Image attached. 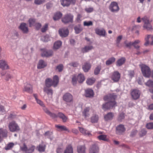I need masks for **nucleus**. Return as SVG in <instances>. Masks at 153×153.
<instances>
[{
    "label": "nucleus",
    "mask_w": 153,
    "mask_h": 153,
    "mask_svg": "<svg viewBox=\"0 0 153 153\" xmlns=\"http://www.w3.org/2000/svg\"><path fill=\"white\" fill-rule=\"evenodd\" d=\"M117 98V96L114 94H110L108 96H106L104 98L105 101H107L109 104L110 109L114 108L117 106V103L115 100Z\"/></svg>",
    "instance_id": "obj_1"
},
{
    "label": "nucleus",
    "mask_w": 153,
    "mask_h": 153,
    "mask_svg": "<svg viewBox=\"0 0 153 153\" xmlns=\"http://www.w3.org/2000/svg\"><path fill=\"white\" fill-rule=\"evenodd\" d=\"M59 82V79L58 76L55 75L53 77V80L49 78L46 79L45 80V85L48 87H50L51 86L56 87L58 84Z\"/></svg>",
    "instance_id": "obj_2"
},
{
    "label": "nucleus",
    "mask_w": 153,
    "mask_h": 153,
    "mask_svg": "<svg viewBox=\"0 0 153 153\" xmlns=\"http://www.w3.org/2000/svg\"><path fill=\"white\" fill-rule=\"evenodd\" d=\"M62 98L63 101L67 104L72 103L74 102L73 95L68 92H66L63 95Z\"/></svg>",
    "instance_id": "obj_3"
},
{
    "label": "nucleus",
    "mask_w": 153,
    "mask_h": 153,
    "mask_svg": "<svg viewBox=\"0 0 153 153\" xmlns=\"http://www.w3.org/2000/svg\"><path fill=\"white\" fill-rule=\"evenodd\" d=\"M139 66L141 68L143 76L146 77H149L151 74V71L149 68L144 64H141Z\"/></svg>",
    "instance_id": "obj_4"
},
{
    "label": "nucleus",
    "mask_w": 153,
    "mask_h": 153,
    "mask_svg": "<svg viewBox=\"0 0 153 153\" xmlns=\"http://www.w3.org/2000/svg\"><path fill=\"white\" fill-rule=\"evenodd\" d=\"M35 149V146L31 145L29 148H28L25 143L20 146V149L23 153H32L34 152Z\"/></svg>",
    "instance_id": "obj_5"
},
{
    "label": "nucleus",
    "mask_w": 153,
    "mask_h": 153,
    "mask_svg": "<svg viewBox=\"0 0 153 153\" xmlns=\"http://www.w3.org/2000/svg\"><path fill=\"white\" fill-rule=\"evenodd\" d=\"M8 128L10 131L12 132H17L20 129L18 124L14 121H12L9 124Z\"/></svg>",
    "instance_id": "obj_6"
},
{
    "label": "nucleus",
    "mask_w": 153,
    "mask_h": 153,
    "mask_svg": "<svg viewBox=\"0 0 153 153\" xmlns=\"http://www.w3.org/2000/svg\"><path fill=\"white\" fill-rule=\"evenodd\" d=\"M85 80V78L84 75L82 74H78L77 77L74 76L72 78V82L74 85H75L77 81H78L79 83H82Z\"/></svg>",
    "instance_id": "obj_7"
},
{
    "label": "nucleus",
    "mask_w": 153,
    "mask_h": 153,
    "mask_svg": "<svg viewBox=\"0 0 153 153\" xmlns=\"http://www.w3.org/2000/svg\"><path fill=\"white\" fill-rule=\"evenodd\" d=\"M109 9L113 12H117L120 9L117 3L114 1L111 2L109 7Z\"/></svg>",
    "instance_id": "obj_8"
},
{
    "label": "nucleus",
    "mask_w": 153,
    "mask_h": 153,
    "mask_svg": "<svg viewBox=\"0 0 153 153\" xmlns=\"http://www.w3.org/2000/svg\"><path fill=\"white\" fill-rule=\"evenodd\" d=\"M145 42L144 45L146 46H148L149 45H153V36H151L150 35H147L145 38Z\"/></svg>",
    "instance_id": "obj_9"
},
{
    "label": "nucleus",
    "mask_w": 153,
    "mask_h": 153,
    "mask_svg": "<svg viewBox=\"0 0 153 153\" xmlns=\"http://www.w3.org/2000/svg\"><path fill=\"white\" fill-rule=\"evenodd\" d=\"M74 16L71 14L66 15L62 19V22L66 24L69 22H72L73 21Z\"/></svg>",
    "instance_id": "obj_10"
},
{
    "label": "nucleus",
    "mask_w": 153,
    "mask_h": 153,
    "mask_svg": "<svg viewBox=\"0 0 153 153\" xmlns=\"http://www.w3.org/2000/svg\"><path fill=\"white\" fill-rule=\"evenodd\" d=\"M111 78L114 82H118L120 78V74L117 71H115L112 73Z\"/></svg>",
    "instance_id": "obj_11"
},
{
    "label": "nucleus",
    "mask_w": 153,
    "mask_h": 153,
    "mask_svg": "<svg viewBox=\"0 0 153 153\" xmlns=\"http://www.w3.org/2000/svg\"><path fill=\"white\" fill-rule=\"evenodd\" d=\"M126 129L123 125L120 124L116 127V133L118 134H122L126 131Z\"/></svg>",
    "instance_id": "obj_12"
},
{
    "label": "nucleus",
    "mask_w": 153,
    "mask_h": 153,
    "mask_svg": "<svg viewBox=\"0 0 153 153\" xmlns=\"http://www.w3.org/2000/svg\"><path fill=\"white\" fill-rule=\"evenodd\" d=\"M7 133L6 129L0 128V143L1 142L4 138H7Z\"/></svg>",
    "instance_id": "obj_13"
},
{
    "label": "nucleus",
    "mask_w": 153,
    "mask_h": 153,
    "mask_svg": "<svg viewBox=\"0 0 153 153\" xmlns=\"http://www.w3.org/2000/svg\"><path fill=\"white\" fill-rule=\"evenodd\" d=\"M140 94V91L137 89L134 90L131 92V95L132 98L135 100L139 98Z\"/></svg>",
    "instance_id": "obj_14"
},
{
    "label": "nucleus",
    "mask_w": 153,
    "mask_h": 153,
    "mask_svg": "<svg viewBox=\"0 0 153 153\" xmlns=\"http://www.w3.org/2000/svg\"><path fill=\"white\" fill-rule=\"evenodd\" d=\"M59 32V35L62 37H65L68 35L69 31L67 28H64L60 29Z\"/></svg>",
    "instance_id": "obj_15"
},
{
    "label": "nucleus",
    "mask_w": 153,
    "mask_h": 153,
    "mask_svg": "<svg viewBox=\"0 0 153 153\" xmlns=\"http://www.w3.org/2000/svg\"><path fill=\"white\" fill-rule=\"evenodd\" d=\"M76 0H61V3L63 6H68L71 4H74Z\"/></svg>",
    "instance_id": "obj_16"
},
{
    "label": "nucleus",
    "mask_w": 153,
    "mask_h": 153,
    "mask_svg": "<svg viewBox=\"0 0 153 153\" xmlns=\"http://www.w3.org/2000/svg\"><path fill=\"white\" fill-rule=\"evenodd\" d=\"M95 33L97 35L105 37L106 35V32L103 28H97L95 29Z\"/></svg>",
    "instance_id": "obj_17"
},
{
    "label": "nucleus",
    "mask_w": 153,
    "mask_h": 153,
    "mask_svg": "<svg viewBox=\"0 0 153 153\" xmlns=\"http://www.w3.org/2000/svg\"><path fill=\"white\" fill-rule=\"evenodd\" d=\"M99 148L96 144L92 145L89 149V153H99Z\"/></svg>",
    "instance_id": "obj_18"
},
{
    "label": "nucleus",
    "mask_w": 153,
    "mask_h": 153,
    "mask_svg": "<svg viewBox=\"0 0 153 153\" xmlns=\"http://www.w3.org/2000/svg\"><path fill=\"white\" fill-rule=\"evenodd\" d=\"M53 53V51L51 50H43L41 54L42 56L49 57L52 56Z\"/></svg>",
    "instance_id": "obj_19"
},
{
    "label": "nucleus",
    "mask_w": 153,
    "mask_h": 153,
    "mask_svg": "<svg viewBox=\"0 0 153 153\" xmlns=\"http://www.w3.org/2000/svg\"><path fill=\"white\" fill-rule=\"evenodd\" d=\"M42 109L45 113L52 118L54 119L57 117V115L56 114L51 112L45 106L42 108Z\"/></svg>",
    "instance_id": "obj_20"
},
{
    "label": "nucleus",
    "mask_w": 153,
    "mask_h": 153,
    "mask_svg": "<svg viewBox=\"0 0 153 153\" xmlns=\"http://www.w3.org/2000/svg\"><path fill=\"white\" fill-rule=\"evenodd\" d=\"M114 116V113L112 112H108L104 115V119L105 121L111 120L113 119Z\"/></svg>",
    "instance_id": "obj_21"
},
{
    "label": "nucleus",
    "mask_w": 153,
    "mask_h": 153,
    "mask_svg": "<svg viewBox=\"0 0 153 153\" xmlns=\"http://www.w3.org/2000/svg\"><path fill=\"white\" fill-rule=\"evenodd\" d=\"M0 68L3 70L7 69L9 68V66L5 60H0Z\"/></svg>",
    "instance_id": "obj_22"
},
{
    "label": "nucleus",
    "mask_w": 153,
    "mask_h": 153,
    "mask_svg": "<svg viewBox=\"0 0 153 153\" xmlns=\"http://www.w3.org/2000/svg\"><path fill=\"white\" fill-rule=\"evenodd\" d=\"M47 65V63L44 60L41 59L39 61L37 65L38 69H41L46 67Z\"/></svg>",
    "instance_id": "obj_23"
},
{
    "label": "nucleus",
    "mask_w": 153,
    "mask_h": 153,
    "mask_svg": "<svg viewBox=\"0 0 153 153\" xmlns=\"http://www.w3.org/2000/svg\"><path fill=\"white\" fill-rule=\"evenodd\" d=\"M19 28L24 33H27L28 32V28L25 23H21L19 26Z\"/></svg>",
    "instance_id": "obj_24"
},
{
    "label": "nucleus",
    "mask_w": 153,
    "mask_h": 153,
    "mask_svg": "<svg viewBox=\"0 0 153 153\" xmlns=\"http://www.w3.org/2000/svg\"><path fill=\"white\" fill-rule=\"evenodd\" d=\"M90 109L89 107H86L82 112V116L85 118L89 117L90 115Z\"/></svg>",
    "instance_id": "obj_25"
},
{
    "label": "nucleus",
    "mask_w": 153,
    "mask_h": 153,
    "mask_svg": "<svg viewBox=\"0 0 153 153\" xmlns=\"http://www.w3.org/2000/svg\"><path fill=\"white\" fill-rule=\"evenodd\" d=\"M94 96L93 91L91 89H88L85 90V96L86 97H91Z\"/></svg>",
    "instance_id": "obj_26"
},
{
    "label": "nucleus",
    "mask_w": 153,
    "mask_h": 153,
    "mask_svg": "<svg viewBox=\"0 0 153 153\" xmlns=\"http://www.w3.org/2000/svg\"><path fill=\"white\" fill-rule=\"evenodd\" d=\"M91 67V65L90 63L88 62H86L83 65L82 68L85 72H88L90 69Z\"/></svg>",
    "instance_id": "obj_27"
},
{
    "label": "nucleus",
    "mask_w": 153,
    "mask_h": 153,
    "mask_svg": "<svg viewBox=\"0 0 153 153\" xmlns=\"http://www.w3.org/2000/svg\"><path fill=\"white\" fill-rule=\"evenodd\" d=\"M79 128L80 132L84 135H87L89 137L91 135L90 133L83 128L79 127Z\"/></svg>",
    "instance_id": "obj_28"
},
{
    "label": "nucleus",
    "mask_w": 153,
    "mask_h": 153,
    "mask_svg": "<svg viewBox=\"0 0 153 153\" xmlns=\"http://www.w3.org/2000/svg\"><path fill=\"white\" fill-rule=\"evenodd\" d=\"M126 59L124 57H122L118 59L116 62V65L117 66H120L123 64L125 62Z\"/></svg>",
    "instance_id": "obj_29"
},
{
    "label": "nucleus",
    "mask_w": 153,
    "mask_h": 153,
    "mask_svg": "<svg viewBox=\"0 0 153 153\" xmlns=\"http://www.w3.org/2000/svg\"><path fill=\"white\" fill-rule=\"evenodd\" d=\"M62 45V42L60 41H57L54 44L53 49L54 50H56L59 48Z\"/></svg>",
    "instance_id": "obj_30"
},
{
    "label": "nucleus",
    "mask_w": 153,
    "mask_h": 153,
    "mask_svg": "<svg viewBox=\"0 0 153 153\" xmlns=\"http://www.w3.org/2000/svg\"><path fill=\"white\" fill-rule=\"evenodd\" d=\"M57 117H59V118L62 119L63 122H66L68 119V117L63 113L61 112H59L58 114V115H57Z\"/></svg>",
    "instance_id": "obj_31"
},
{
    "label": "nucleus",
    "mask_w": 153,
    "mask_h": 153,
    "mask_svg": "<svg viewBox=\"0 0 153 153\" xmlns=\"http://www.w3.org/2000/svg\"><path fill=\"white\" fill-rule=\"evenodd\" d=\"M55 127L59 129V131H66L68 132L69 131L68 129L65 126L56 125Z\"/></svg>",
    "instance_id": "obj_32"
},
{
    "label": "nucleus",
    "mask_w": 153,
    "mask_h": 153,
    "mask_svg": "<svg viewBox=\"0 0 153 153\" xmlns=\"http://www.w3.org/2000/svg\"><path fill=\"white\" fill-rule=\"evenodd\" d=\"M93 48L92 45H87L82 48V52L83 53H85L88 52Z\"/></svg>",
    "instance_id": "obj_33"
},
{
    "label": "nucleus",
    "mask_w": 153,
    "mask_h": 153,
    "mask_svg": "<svg viewBox=\"0 0 153 153\" xmlns=\"http://www.w3.org/2000/svg\"><path fill=\"white\" fill-rule=\"evenodd\" d=\"M85 147L84 145L79 146L77 147V151L78 153H85Z\"/></svg>",
    "instance_id": "obj_34"
},
{
    "label": "nucleus",
    "mask_w": 153,
    "mask_h": 153,
    "mask_svg": "<svg viewBox=\"0 0 153 153\" xmlns=\"http://www.w3.org/2000/svg\"><path fill=\"white\" fill-rule=\"evenodd\" d=\"M99 120L98 116L96 114H94L91 118V122L93 123L97 122Z\"/></svg>",
    "instance_id": "obj_35"
},
{
    "label": "nucleus",
    "mask_w": 153,
    "mask_h": 153,
    "mask_svg": "<svg viewBox=\"0 0 153 153\" xmlns=\"http://www.w3.org/2000/svg\"><path fill=\"white\" fill-rule=\"evenodd\" d=\"M62 14L61 12H57L55 14L53 19L55 21L59 19L62 17Z\"/></svg>",
    "instance_id": "obj_36"
},
{
    "label": "nucleus",
    "mask_w": 153,
    "mask_h": 153,
    "mask_svg": "<svg viewBox=\"0 0 153 153\" xmlns=\"http://www.w3.org/2000/svg\"><path fill=\"white\" fill-rule=\"evenodd\" d=\"M24 90L28 93H32V89L31 85L30 84H27L25 87Z\"/></svg>",
    "instance_id": "obj_37"
},
{
    "label": "nucleus",
    "mask_w": 153,
    "mask_h": 153,
    "mask_svg": "<svg viewBox=\"0 0 153 153\" xmlns=\"http://www.w3.org/2000/svg\"><path fill=\"white\" fill-rule=\"evenodd\" d=\"M44 91L49 96H51L53 94V91L51 89L45 87L43 89Z\"/></svg>",
    "instance_id": "obj_38"
},
{
    "label": "nucleus",
    "mask_w": 153,
    "mask_h": 153,
    "mask_svg": "<svg viewBox=\"0 0 153 153\" xmlns=\"http://www.w3.org/2000/svg\"><path fill=\"white\" fill-rule=\"evenodd\" d=\"M140 41L139 40H136L134 42H132V45L135 48L138 49L140 48V46L138 44L140 43Z\"/></svg>",
    "instance_id": "obj_39"
},
{
    "label": "nucleus",
    "mask_w": 153,
    "mask_h": 153,
    "mask_svg": "<svg viewBox=\"0 0 153 153\" xmlns=\"http://www.w3.org/2000/svg\"><path fill=\"white\" fill-rule=\"evenodd\" d=\"M115 58L114 57H112L106 61L105 64L106 65H109L114 62L115 61Z\"/></svg>",
    "instance_id": "obj_40"
},
{
    "label": "nucleus",
    "mask_w": 153,
    "mask_h": 153,
    "mask_svg": "<svg viewBox=\"0 0 153 153\" xmlns=\"http://www.w3.org/2000/svg\"><path fill=\"white\" fill-rule=\"evenodd\" d=\"M46 147L45 145L44 144H40L37 147L39 151L40 152H44L45 151Z\"/></svg>",
    "instance_id": "obj_41"
},
{
    "label": "nucleus",
    "mask_w": 153,
    "mask_h": 153,
    "mask_svg": "<svg viewBox=\"0 0 153 153\" xmlns=\"http://www.w3.org/2000/svg\"><path fill=\"white\" fill-rule=\"evenodd\" d=\"M74 29L76 33L78 34L82 30L83 28L80 25H79L78 26L75 27L74 28Z\"/></svg>",
    "instance_id": "obj_42"
},
{
    "label": "nucleus",
    "mask_w": 153,
    "mask_h": 153,
    "mask_svg": "<svg viewBox=\"0 0 153 153\" xmlns=\"http://www.w3.org/2000/svg\"><path fill=\"white\" fill-rule=\"evenodd\" d=\"M97 138L100 140L104 141H107L108 140L107 136L105 135H100L98 136Z\"/></svg>",
    "instance_id": "obj_43"
},
{
    "label": "nucleus",
    "mask_w": 153,
    "mask_h": 153,
    "mask_svg": "<svg viewBox=\"0 0 153 153\" xmlns=\"http://www.w3.org/2000/svg\"><path fill=\"white\" fill-rule=\"evenodd\" d=\"M143 27L144 29L147 30H150L152 29V26L149 23L146 24H144Z\"/></svg>",
    "instance_id": "obj_44"
},
{
    "label": "nucleus",
    "mask_w": 153,
    "mask_h": 153,
    "mask_svg": "<svg viewBox=\"0 0 153 153\" xmlns=\"http://www.w3.org/2000/svg\"><path fill=\"white\" fill-rule=\"evenodd\" d=\"M102 108L104 111H106L107 110L110 109L108 102H107L104 103L102 105Z\"/></svg>",
    "instance_id": "obj_45"
},
{
    "label": "nucleus",
    "mask_w": 153,
    "mask_h": 153,
    "mask_svg": "<svg viewBox=\"0 0 153 153\" xmlns=\"http://www.w3.org/2000/svg\"><path fill=\"white\" fill-rule=\"evenodd\" d=\"M134 70H129L128 71L127 75L130 79H131L134 77Z\"/></svg>",
    "instance_id": "obj_46"
},
{
    "label": "nucleus",
    "mask_w": 153,
    "mask_h": 153,
    "mask_svg": "<svg viewBox=\"0 0 153 153\" xmlns=\"http://www.w3.org/2000/svg\"><path fill=\"white\" fill-rule=\"evenodd\" d=\"M6 112V110L4 107L0 104V114H4Z\"/></svg>",
    "instance_id": "obj_47"
},
{
    "label": "nucleus",
    "mask_w": 153,
    "mask_h": 153,
    "mask_svg": "<svg viewBox=\"0 0 153 153\" xmlns=\"http://www.w3.org/2000/svg\"><path fill=\"white\" fill-rule=\"evenodd\" d=\"M64 153H73V149L71 146H69L67 147Z\"/></svg>",
    "instance_id": "obj_48"
},
{
    "label": "nucleus",
    "mask_w": 153,
    "mask_h": 153,
    "mask_svg": "<svg viewBox=\"0 0 153 153\" xmlns=\"http://www.w3.org/2000/svg\"><path fill=\"white\" fill-rule=\"evenodd\" d=\"M95 79L93 78H89L86 80L87 84L89 85H91L95 82Z\"/></svg>",
    "instance_id": "obj_49"
},
{
    "label": "nucleus",
    "mask_w": 153,
    "mask_h": 153,
    "mask_svg": "<svg viewBox=\"0 0 153 153\" xmlns=\"http://www.w3.org/2000/svg\"><path fill=\"white\" fill-rule=\"evenodd\" d=\"M45 136L47 138H50L51 140L53 138L52 137V132H50L49 131H47L45 134Z\"/></svg>",
    "instance_id": "obj_50"
},
{
    "label": "nucleus",
    "mask_w": 153,
    "mask_h": 153,
    "mask_svg": "<svg viewBox=\"0 0 153 153\" xmlns=\"http://www.w3.org/2000/svg\"><path fill=\"white\" fill-rule=\"evenodd\" d=\"M145 85L149 88L153 87V81L149 80L145 83Z\"/></svg>",
    "instance_id": "obj_51"
},
{
    "label": "nucleus",
    "mask_w": 153,
    "mask_h": 153,
    "mask_svg": "<svg viewBox=\"0 0 153 153\" xmlns=\"http://www.w3.org/2000/svg\"><path fill=\"white\" fill-rule=\"evenodd\" d=\"M14 144L13 143H9L7 146L5 147V149L6 150H8L12 148L14 146Z\"/></svg>",
    "instance_id": "obj_52"
},
{
    "label": "nucleus",
    "mask_w": 153,
    "mask_h": 153,
    "mask_svg": "<svg viewBox=\"0 0 153 153\" xmlns=\"http://www.w3.org/2000/svg\"><path fill=\"white\" fill-rule=\"evenodd\" d=\"M101 69V66L100 65L97 66L95 69L94 71V74L95 75H97L100 72Z\"/></svg>",
    "instance_id": "obj_53"
},
{
    "label": "nucleus",
    "mask_w": 153,
    "mask_h": 153,
    "mask_svg": "<svg viewBox=\"0 0 153 153\" xmlns=\"http://www.w3.org/2000/svg\"><path fill=\"white\" fill-rule=\"evenodd\" d=\"M124 44L126 47L128 48H131V46L132 45V42H128L127 41H126L124 42Z\"/></svg>",
    "instance_id": "obj_54"
},
{
    "label": "nucleus",
    "mask_w": 153,
    "mask_h": 153,
    "mask_svg": "<svg viewBox=\"0 0 153 153\" xmlns=\"http://www.w3.org/2000/svg\"><path fill=\"white\" fill-rule=\"evenodd\" d=\"M93 25V22L91 21H85L83 22V25L85 26H92Z\"/></svg>",
    "instance_id": "obj_55"
},
{
    "label": "nucleus",
    "mask_w": 153,
    "mask_h": 153,
    "mask_svg": "<svg viewBox=\"0 0 153 153\" xmlns=\"http://www.w3.org/2000/svg\"><path fill=\"white\" fill-rule=\"evenodd\" d=\"M46 0H34V3L36 5H40L45 2Z\"/></svg>",
    "instance_id": "obj_56"
},
{
    "label": "nucleus",
    "mask_w": 153,
    "mask_h": 153,
    "mask_svg": "<svg viewBox=\"0 0 153 153\" xmlns=\"http://www.w3.org/2000/svg\"><path fill=\"white\" fill-rule=\"evenodd\" d=\"M48 25L47 24H45L41 28L42 32L43 33L45 32L48 30Z\"/></svg>",
    "instance_id": "obj_57"
},
{
    "label": "nucleus",
    "mask_w": 153,
    "mask_h": 153,
    "mask_svg": "<svg viewBox=\"0 0 153 153\" xmlns=\"http://www.w3.org/2000/svg\"><path fill=\"white\" fill-rule=\"evenodd\" d=\"M69 65L71 66H72L74 67H77L79 65V64L77 62H72L69 64Z\"/></svg>",
    "instance_id": "obj_58"
},
{
    "label": "nucleus",
    "mask_w": 153,
    "mask_h": 153,
    "mask_svg": "<svg viewBox=\"0 0 153 153\" xmlns=\"http://www.w3.org/2000/svg\"><path fill=\"white\" fill-rule=\"evenodd\" d=\"M147 133V131L145 129H143L141 130L139 133L140 135V136H143L145 135Z\"/></svg>",
    "instance_id": "obj_59"
},
{
    "label": "nucleus",
    "mask_w": 153,
    "mask_h": 153,
    "mask_svg": "<svg viewBox=\"0 0 153 153\" xmlns=\"http://www.w3.org/2000/svg\"><path fill=\"white\" fill-rule=\"evenodd\" d=\"M142 19L143 21L144 24H146L149 23V19L147 16H145L143 18H142Z\"/></svg>",
    "instance_id": "obj_60"
},
{
    "label": "nucleus",
    "mask_w": 153,
    "mask_h": 153,
    "mask_svg": "<svg viewBox=\"0 0 153 153\" xmlns=\"http://www.w3.org/2000/svg\"><path fill=\"white\" fill-rule=\"evenodd\" d=\"M146 127L148 129H152L153 128V123H149L147 124Z\"/></svg>",
    "instance_id": "obj_61"
},
{
    "label": "nucleus",
    "mask_w": 153,
    "mask_h": 153,
    "mask_svg": "<svg viewBox=\"0 0 153 153\" xmlns=\"http://www.w3.org/2000/svg\"><path fill=\"white\" fill-rule=\"evenodd\" d=\"M30 26L31 27L32 26L34 25L35 23V20L34 19L32 18L30 19L28 21Z\"/></svg>",
    "instance_id": "obj_62"
},
{
    "label": "nucleus",
    "mask_w": 153,
    "mask_h": 153,
    "mask_svg": "<svg viewBox=\"0 0 153 153\" xmlns=\"http://www.w3.org/2000/svg\"><path fill=\"white\" fill-rule=\"evenodd\" d=\"M56 69L59 72L62 71L63 69V65L61 64L57 66Z\"/></svg>",
    "instance_id": "obj_63"
},
{
    "label": "nucleus",
    "mask_w": 153,
    "mask_h": 153,
    "mask_svg": "<svg viewBox=\"0 0 153 153\" xmlns=\"http://www.w3.org/2000/svg\"><path fill=\"white\" fill-rule=\"evenodd\" d=\"M124 114L123 113H121L119 115L118 118V120L120 121H122V120L124 119Z\"/></svg>",
    "instance_id": "obj_64"
}]
</instances>
